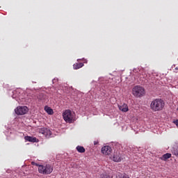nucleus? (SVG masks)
<instances>
[{
	"mask_svg": "<svg viewBox=\"0 0 178 178\" xmlns=\"http://www.w3.org/2000/svg\"><path fill=\"white\" fill-rule=\"evenodd\" d=\"M165 107V102L162 99H156L151 102L150 108L154 112L162 111Z\"/></svg>",
	"mask_w": 178,
	"mask_h": 178,
	"instance_id": "f257e3e1",
	"label": "nucleus"
},
{
	"mask_svg": "<svg viewBox=\"0 0 178 178\" xmlns=\"http://www.w3.org/2000/svg\"><path fill=\"white\" fill-rule=\"evenodd\" d=\"M38 170L40 175H51L54 172V165L51 164L40 165Z\"/></svg>",
	"mask_w": 178,
	"mask_h": 178,
	"instance_id": "f03ea898",
	"label": "nucleus"
},
{
	"mask_svg": "<svg viewBox=\"0 0 178 178\" xmlns=\"http://www.w3.org/2000/svg\"><path fill=\"white\" fill-rule=\"evenodd\" d=\"M63 117L67 123H73L74 122V113H72L70 110H65L63 113Z\"/></svg>",
	"mask_w": 178,
	"mask_h": 178,
	"instance_id": "7ed1b4c3",
	"label": "nucleus"
},
{
	"mask_svg": "<svg viewBox=\"0 0 178 178\" xmlns=\"http://www.w3.org/2000/svg\"><path fill=\"white\" fill-rule=\"evenodd\" d=\"M132 94L134 97L140 98L145 94V90L143 86H136L132 89Z\"/></svg>",
	"mask_w": 178,
	"mask_h": 178,
	"instance_id": "20e7f679",
	"label": "nucleus"
},
{
	"mask_svg": "<svg viewBox=\"0 0 178 178\" xmlns=\"http://www.w3.org/2000/svg\"><path fill=\"white\" fill-rule=\"evenodd\" d=\"M15 112L16 115H26V113L29 112V108H27L26 106H19L15 109Z\"/></svg>",
	"mask_w": 178,
	"mask_h": 178,
	"instance_id": "39448f33",
	"label": "nucleus"
},
{
	"mask_svg": "<svg viewBox=\"0 0 178 178\" xmlns=\"http://www.w3.org/2000/svg\"><path fill=\"white\" fill-rule=\"evenodd\" d=\"M39 133H40L41 134H43V136H44V137H46L47 138H49L51 134V130H49L47 128L40 129Z\"/></svg>",
	"mask_w": 178,
	"mask_h": 178,
	"instance_id": "423d86ee",
	"label": "nucleus"
},
{
	"mask_svg": "<svg viewBox=\"0 0 178 178\" xmlns=\"http://www.w3.org/2000/svg\"><path fill=\"white\" fill-rule=\"evenodd\" d=\"M102 154L104 155H111L112 154V147L111 146H104L102 147Z\"/></svg>",
	"mask_w": 178,
	"mask_h": 178,
	"instance_id": "0eeeda50",
	"label": "nucleus"
},
{
	"mask_svg": "<svg viewBox=\"0 0 178 178\" xmlns=\"http://www.w3.org/2000/svg\"><path fill=\"white\" fill-rule=\"evenodd\" d=\"M123 160V155L120 154L119 152H116L113 157V161L114 162H122Z\"/></svg>",
	"mask_w": 178,
	"mask_h": 178,
	"instance_id": "6e6552de",
	"label": "nucleus"
},
{
	"mask_svg": "<svg viewBox=\"0 0 178 178\" xmlns=\"http://www.w3.org/2000/svg\"><path fill=\"white\" fill-rule=\"evenodd\" d=\"M118 108L122 112H129V106L126 104L119 105Z\"/></svg>",
	"mask_w": 178,
	"mask_h": 178,
	"instance_id": "1a4fd4ad",
	"label": "nucleus"
},
{
	"mask_svg": "<svg viewBox=\"0 0 178 178\" xmlns=\"http://www.w3.org/2000/svg\"><path fill=\"white\" fill-rule=\"evenodd\" d=\"M24 140L29 141V143H37V138L33 136H25Z\"/></svg>",
	"mask_w": 178,
	"mask_h": 178,
	"instance_id": "9d476101",
	"label": "nucleus"
},
{
	"mask_svg": "<svg viewBox=\"0 0 178 178\" xmlns=\"http://www.w3.org/2000/svg\"><path fill=\"white\" fill-rule=\"evenodd\" d=\"M170 158H172V154L166 153V154H163L162 156H161L159 159L161 161H168V159H169Z\"/></svg>",
	"mask_w": 178,
	"mask_h": 178,
	"instance_id": "9b49d317",
	"label": "nucleus"
},
{
	"mask_svg": "<svg viewBox=\"0 0 178 178\" xmlns=\"http://www.w3.org/2000/svg\"><path fill=\"white\" fill-rule=\"evenodd\" d=\"M100 178H113V176L111 173L105 172L100 175Z\"/></svg>",
	"mask_w": 178,
	"mask_h": 178,
	"instance_id": "f8f14e48",
	"label": "nucleus"
},
{
	"mask_svg": "<svg viewBox=\"0 0 178 178\" xmlns=\"http://www.w3.org/2000/svg\"><path fill=\"white\" fill-rule=\"evenodd\" d=\"M38 99H39V101L45 102V99H47V95H45L44 93H40L38 96Z\"/></svg>",
	"mask_w": 178,
	"mask_h": 178,
	"instance_id": "ddd939ff",
	"label": "nucleus"
},
{
	"mask_svg": "<svg viewBox=\"0 0 178 178\" xmlns=\"http://www.w3.org/2000/svg\"><path fill=\"white\" fill-rule=\"evenodd\" d=\"M44 111L48 113V115H54V110L48 106H44Z\"/></svg>",
	"mask_w": 178,
	"mask_h": 178,
	"instance_id": "4468645a",
	"label": "nucleus"
},
{
	"mask_svg": "<svg viewBox=\"0 0 178 178\" xmlns=\"http://www.w3.org/2000/svg\"><path fill=\"white\" fill-rule=\"evenodd\" d=\"M76 151H78V152H79L80 154H84V152H86V149L84 148V147L83 146H77L76 147Z\"/></svg>",
	"mask_w": 178,
	"mask_h": 178,
	"instance_id": "2eb2a0df",
	"label": "nucleus"
},
{
	"mask_svg": "<svg viewBox=\"0 0 178 178\" xmlns=\"http://www.w3.org/2000/svg\"><path fill=\"white\" fill-rule=\"evenodd\" d=\"M83 66H84L83 63H79L74 64L73 67L75 70H77V69H81V67H83Z\"/></svg>",
	"mask_w": 178,
	"mask_h": 178,
	"instance_id": "dca6fc26",
	"label": "nucleus"
},
{
	"mask_svg": "<svg viewBox=\"0 0 178 178\" xmlns=\"http://www.w3.org/2000/svg\"><path fill=\"white\" fill-rule=\"evenodd\" d=\"M116 178H130L129 175L127 174H122L120 172L118 173L116 175Z\"/></svg>",
	"mask_w": 178,
	"mask_h": 178,
	"instance_id": "f3484780",
	"label": "nucleus"
},
{
	"mask_svg": "<svg viewBox=\"0 0 178 178\" xmlns=\"http://www.w3.org/2000/svg\"><path fill=\"white\" fill-rule=\"evenodd\" d=\"M31 165H33L34 166H38V168H40V164H38L37 163L32 161L31 162Z\"/></svg>",
	"mask_w": 178,
	"mask_h": 178,
	"instance_id": "a211bd4d",
	"label": "nucleus"
},
{
	"mask_svg": "<svg viewBox=\"0 0 178 178\" xmlns=\"http://www.w3.org/2000/svg\"><path fill=\"white\" fill-rule=\"evenodd\" d=\"M174 73H178V67H175L174 70Z\"/></svg>",
	"mask_w": 178,
	"mask_h": 178,
	"instance_id": "6ab92c4d",
	"label": "nucleus"
},
{
	"mask_svg": "<svg viewBox=\"0 0 178 178\" xmlns=\"http://www.w3.org/2000/svg\"><path fill=\"white\" fill-rule=\"evenodd\" d=\"M98 143H99L98 140L94 141V145H98Z\"/></svg>",
	"mask_w": 178,
	"mask_h": 178,
	"instance_id": "aec40b11",
	"label": "nucleus"
},
{
	"mask_svg": "<svg viewBox=\"0 0 178 178\" xmlns=\"http://www.w3.org/2000/svg\"><path fill=\"white\" fill-rule=\"evenodd\" d=\"M175 124H176V126H177V127H178V120H176Z\"/></svg>",
	"mask_w": 178,
	"mask_h": 178,
	"instance_id": "412c9836",
	"label": "nucleus"
}]
</instances>
